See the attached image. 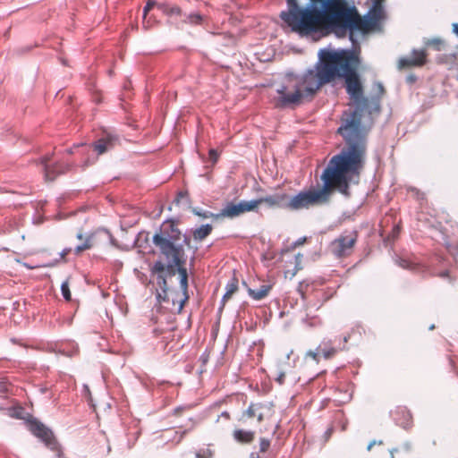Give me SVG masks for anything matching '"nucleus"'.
<instances>
[{
  "mask_svg": "<svg viewBox=\"0 0 458 458\" xmlns=\"http://www.w3.org/2000/svg\"><path fill=\"white\" fill-rule=\"evenodd\" d=\"M193 212H194L195 215H197L199 216H201V217H204V218L216 217V215H214L213 213L208 212V211L201 213L199 211L194 210Z\"/></svg>",
  "mask_w": 458,
  "mask_h": 458,
  "instance_id": "29",
  "label": "nucleus"
},
{
  "mask_svg": "<svg viewBox=\"0 0 458 458\" xmlns=\"http://www.w3.org/2000/svg\"><path fill=\"white\" fill-rule=\"evenodd\" d=\"M67 152H68L69 154H72V149H68V150H67Z\"/></svg>",
  "mask_w": 458,
  "mask_h": 458,
  "instance_id": "46",
  "label": "nucleus"
},
{
  "mask_svg": "<svg viewBox=\"0 0 458 458\" xmlns=\"http://www.w3.org/2000/svg\"><path fill=\"white\" fill-rule=\"evenodd\" d=\"M269 408L261 403H250L248 409L242 412L240 421H245L246 419L256 417L259 422H262L266 417V411H269Z\"/></svg>",
  "mask_w": 458,
  "mask_h": 458,
  "instance_id": "11",
  "label": "nucleus"
},
{
  "mask_svg": "<svg viewBox=\"0 0 458 458\" xmlns=\"http://www.w3.org/2000/svg\"><path fill=\"white\" fill-rule=\"evenodd\" d=\"M213 227L211 225H203L192 232V236L195 241L200 242L208 237L211 233Z\"/></svg>",
  "mask_w": 458,
  "mask_h": 458,
  "instance_id": "17",
  "label": "nucleus"
},
{
  "mask_svg": "<svg viewBox=\"0 0 458 458\" xmlns=\"http://www.w3.org/2000/svg\"><path fill=\"white\" fill-rule=\"evenodd\" d=\"M273 285L271 284H265L260 285L258 289L248 288V294L255 301H261L268 296Z\"/></svg>",
  "mask_w": 458,
  "mask_h": 458,
  "instance_id": "14",
  "label": "nucleus"
},
{
  "mask_svg": "<svg viewBox=\"0 0 458 458\" xmlns=\"http://www.w3.org/2000/svg\"><path fill=\"white\" fill-rule=\"evenodd\" d=\"M249 458H260V456H259V453L252 452V453L250 454Z\"/></svg>",
  "mask_w": 458,
  "mask_h": 458,
  "instance_id": "36",
  "label": "nucleus"
},
{
  "mask_svg": "<svg viewBox=\"0 0 458 458\" xmlns=\"http://www.w3.org/2000/svg\"><path fill=\"white\" fill-rule=\"evenodd\" d=\"M49 157H45L42 158L44 164L45 177L47 181H54L59 174H64L72 169V165L65 162H58L53 165H48L47 163Z\"/></svg>",
  "mask_w": 458,
  "mask_h": 458,
  "instance_id": "9",
  "label": "nucleus"
},
{
  "mask_svg": "<svg viewBox=\"0 0 458 458\" xmlns=\"http://www.w3.org/2000/svg\"><path fill=\"white\" fill-rule=\"evenodd\" d=\"M406 452L399 449V448H395V449H393L391 451V458H396L395 454H405Z\"/></svg>",
  "mask_w": 458,
  "mask_h": 458,
  "instance_id": "32",
  "label": "nucleus"
},
{
  "mask_svg": "<svg viewBox=\"0 0 458 458\" xmlns=\"http://www.w3.org/2000/svg\"><path fill=\"white\" fill-rule=\"evenodd\" d=\"M344 341L346 343L348 341V336H344Z\"/></svg>",
  "mask_w": 458,
  "mask_h": 458,
  "instance_id": "44",
  "label": "nucleus"
},
{
  "mask_svg": "<svg viewBox=\"0 0 458 458\" xmlns=\"http://www.w3.org/2000/svg\"><path fill=\"white\" fill-rule=\"evenodd\" d=\"M452 27H453V32H454L456 36H458V23H454Z\"/></svg>",
  "mask_w": 458,
  "mask_h": 458,
  "instance_id": "35",
  "label": "nucleus"
},
{
  "mask_svg": "<svg viewBox=\"0 0 458 458\" xmlns=\"http://www.w3.org/2000/svg\"><path fill=\"white\" fill-rule=\"evenodd\" d=\"M159 3H157L156 1L154 0H149L147 4L145 5L144 7V10H143V14H144V17H146L147 13L153 9L154 6H157V4Z\"/></svg>",
  "mask_w": 458,
  "mask_h": 458,
  "instance_id": "27",
  "label": "nucleus"
},
{
  "mask_svg": "<svg viewBox=\"0 0 458 458\" xmlns=\"http://www.w3.org/2000/svg\"><path fill=\"white\" fill-rule=\"evenodd\" d=\"M77 238H78L79 240H82V233H79L77 234Z\"/></svg>",
  "mask_w": 458,
  "mask_h": 458,
  "instance_id": "41",
  "label": "nucleus"
},
{
  "mask_svg": "<svg viewBox=\"0 0 458 458\" xmlns=\"http://www.w3.org/2000/svg\"><path fill=\"white\" fill-rule=\"evenodd\" d=\"M226 292L223 296L222 301L223 306L225 305V301H227L234 293L238 290V280L235 277H233L228 284H226Z\"/></svg>",
  "mask_w": 458,
  "mask_h": 458,
  "instance_id": "18",
  "label": "nucleus"
},
{
  "mask_svg": "<svg viewBox=\"0 0 458 458\" xmlns=\"http://www.w3.org/2000/svg\"><path fill=\"white\" fill-rule=\"evenodd\" d=\"M252 211H255V203L252 200H242L238 203L230 201L225 205L220 213L216 216V218L226 217L233 219Z\"/></svg>",
  "mask_w": 458,
  "mask_h": 458,
  "instance_id": "6",
  "label": "nucleus"
},
{
  "mask_svg": "<svg viewBox=\"0 0 458 458\" xmlns=\"http://www.w3.org/2000/svg\"><path fill=\"white\" fill-rule=\"evenodd\" d=\"M428 53L425 49H413L410 56L403 57L398 62L400 69L421 67L427 63Z\"/></svg>",
  "mask_w": 458,
  "mask_h": 458,
  "instance_id": "8",
  "label": "nucleus"
},
{
  "mask_svg": "<svg viewBox=\"0 0 458 458\" xmlns=\"http://www.w3.org/2000/svg\"><path fill=\"white\" fill-rule=\"evenodd\" d=\"M208 156H209V159L213 162V163H216L217 160H218V157H219V155L217 153V151L214 148H211L209 151H208Z\"/></svg>",
  "mask_w": 458,
  "mask_h": 458,
  "instance_id": "28",
  "label": "nucleus"
},
{
  "mask_svg": "<svg viewBox=\"0 0 458 458\" xmlns=\"http://www.w3.org/2000/svg\"><path fill=\"white\" fill-rule=\"evenodd\" d=\"M360 63L358 54L351 50L323 51L320 54L319 63L314 69L286 78L282 87L277 89L278 96L274 98L275 106L277 108L299 106L304 102L311 101L324 85L337 78H344L345 90L357 110L345 112L340 127L352 118L355 121L358 120L359 131L367 147L366 133L361 126V113L368 112L369 114L379 113L380 100L385 94V88L382 83L376 82L374 84L376 95L371 98L365 97L362 82L357 73Z\"/></svg>",
  "mask_w": 458,
  "mask_h": 458,
  "instance_id": "1",
  "label": "nucleus"
},
{
  "mask_svg": "<svg viewBox=\"0 0 458 458\" xmlns=\"http://www.w3.org/2000/svg\"><path fill=\"white\" fill-rule=\"evenodd\" d=\"M270 446V440L262 437L259 440V452L260 453H266Z\"/></svg>",
  "mask_w": 458,
  "mask_h": 458,
  "instance_id": "26",
  "label": "nucleus"
},
{
  "mask_svg": "<svg viewBox=\"0 0 458 458\" xmlns=\"http://www.w3.org/2000/svg\"><path fill=\"white\" fill-rule=\"evenodd\" d=\"M371 448H373V444H369V446H368V450H370Z\"/></svg>",
  "mask_w": 458,
  "mask_h": 458,
  "instance_id": "42",
  "label": "nucleus"
},
{
  "mask_svg": "<svg viewBox=\"0 0 458 458\" xmlns=\"http://www.w3.org/2000/svg\"><path fill=\"white\" fill-rule=\"evenodd\" d=\"M446 216H448V215H446ZM439 217H440V218H442V219H445V221L446 223H451V222H452V220H451V219H448L447 217H442V216H439Z\"/></svg>",
  "mask_w": 458,
  "mask_h": 458,
  "instance_id": "40",
  "label": "nucleus"
},
{
  "mask_svg": "<svg viewBox=\"0 0 458 458\" xmlns=\"http://www.w3.org/2000/svg\"><path fill=\"white\" fill-rule=\"evenodd\" d=\"M30 429L33 435L40 438L47 446L53 448L55 445L54 435L50 429L38 421H31Z\"/></svg>",
  "mask_w": 458,
  "mask_h": 458,
  "instance_id": "10",
  "label": "nucleus"
},
{
  "mask_svg": "<svg viewBox=\"0 0 458 458\" xmlns=\"http://www.w3.org/2000/svg\"><path fill=\"white\" fill-rule=\"evenodd\" d=\"M318 351L322 353L325 359H330L335 355L337 350L328 343H323L318 348Z\"/></svg>",
  "mask_w": 458,
  "mask_h": 458,
  "instance_id": "19",
  "label": "nucleus"
},
{
  "mask_svg": "<svg viewBox=\"0 0 458 458\" xmlns=\"http://www.w3.org/2000/svg\"><path fill=\"white\" fill-rule=\"evenodd\" d=\"M24 410L22 407H13L8 409V415L12 418L21 419L23 417Z\"/></svg>",
  "mask_w": 458,
  "mask_h": 458,
  "instance_id": "21",
  "label": "nucleus"
},
{
  "mask_svg": "<svg viewBox=\"0 0 458 458\" xmlns=\"http://www.w3.org/2000/svg\"><path fill=\"white\" fill-rule=\"evenodd\" d=\"M358 239V233L353 231L349 233H343L331 242L332 253L337 258L350 256Z\"/></svg>",
  "mask_w": 458,
  "mask_h": 458,
  "instance_id": "5",
  "label": "nucleus"
},
{
  "mask_svg": "<svg viewBox=\"0 0 458 458\" xmlns=\"http://www.w3.org/2000/svg\"><path fill=\"white\" fill-rule=\"evenodd\" d=\"M294 259H295L294 269L292 272L289 270L285 272V276H287L288 274H290V278H293L297 274V272L302 268V266H301L302 255L298 253L297 255H295Z\"/></svg>",
  "mask_w": 458,
  "mask_h": 458,
  "instance_id": "20",
  "label": "nucleus"
},
{
  "mask_svg": "<svg viewBox=\"0 0 458 458\" xmlns=\"http://www.w3.org/2000/svg\"><path fill=\"white\" fill-rule=\"evenodd\" d=\"M252 201L255 203V211H258L259 207L262 204L266 205V207L270 209H287V193L285 192L267 195L252 199Z\"/></svg>",
  "mask_w": 458,
  "mask_h": 458,
  "instance_id": "7",
  "label": "nucleus"
},
{
  "mask_svg": "<svg viewBox=\"0 0 458 458\" xmlns=\"http://www.w3.org/2000/svg\"><path fill=\"white\" fill-rule=\"evenodd\" d=\"M220 419H225V420H229L231 419V416H230L229 412L224 411V412L221 413V415H219V417L217 419V421Z\"/></svg>",
  "mask_w": 458,
  "mask_h": 458,
  "instance_id": "33",
  "label": "nucleus"
},
{
  "mask_svg": "<svg viewBox=\"0 0 458 458\" xmlns=\"http://www.w3.org/2000/svg\"><path fill=\"white\" fill-rule=\"evenodd\" d=\"M91 247H92L91 239H90V237H87L82 245H79L75 248V253L80 254L83 250H89Z\"/></svg>",
  "mask_w": 458,
  "mask_h": 458,
  "instance_id": "22",
  "label": "nucleus"
},
{
  "mask_svg": "<svg viewBox=\"0 0 458 458\" xmlns=\"http://www.w3.org/2000/svg\"><path fill=\"white\" fill-rule=\"evenodd\" d=\"M444 42L439 38H434L427 42V46H432L436 50H441Z\"/></svg>",
  "mask_w": 458,
  "mask_h": 458,
  "instance_id": "25",
  "label": "nucleus"
},
{
  "mask_svg": "<svg viewBox=\"0 0 458 458\" xmlns=\"http://www.w3.org/2000/svg\"><path fill=\"white\" fill-rule=\"evenodd\" d=\"M202 21V16L199 13H192L187 16L185 22L191 24H199Z\"/></svg>",
  "mask_w": 458,
  "mask_h": 458,
  "instance_id": "23",
  "label": "nucleus"
},
{
  "mask_svg": "<svg viewBox=\"0 0 458 458\" xmlns=\"http://www.w3.org/2000/svg\"><path fill=\"white\" fill-rule=\"evenodd\" d=\"M235 441L242 444H250L255 438V432L244 429H235L233 433Z\"/></svg>",
  "mask_w": 458,
  "mask_h": 458,
  "instance_id": "15",
  "label": "nucleus"
},
{
  "mask_svg": "<svg viewBox=\"0 0 458 458\" xmlns=\"http://www.w3.org/2000/svg\"><path fill=\"white\" fill-rule=\"evenodd\" d=\"M303 286H304V284L301 283L298 287V292L301 294L302 298H304Z\"/></svg>",
  "mask_w": 458,
  "mask_h": 458,
  "instance_id": "34",
  "label": "nucleus"
},
{
  "mask_svg": "<svg viewBox=\"0 0 458 458\" xmlns=\"http://www.w3.org/2000/svg\"><path fill=\"white\" fill-rule=\"evenodd\" d=\"M318 354H319V352H313V351H310L308 352L307 355L311 357L314 360L316 361H318Z\"/></svg>",
  "mask_w": 458,
  "mask_h": 458,
  "instance_id": "31",
  "label": "nucleus"
},
{
  "mask_svg": "<svg viewBox=\"0 0 458 458\" xmlns=\"http://www.w3.org/2000/svg\"><path fill=\"white\" fill-rule=\"evenodd\" d=\"M71 251V249H67V250H64L62 253V256L64 257L65 255H67L69 252Z\"/></svg>",
  "mask_w": 458,
  "mask_h": 458,
  "instance_id": "38",
  "label": "nucleus"
},
{
  "mask_svg": "<svg viewBox=\"0 0 458 458\" xmlns=\"http://www.w3.org/2000/svg\"><path fill=\"white\" fill-rule=\"evenodd\" d=\"M453 235H455V239H457L458 233L456 232V234L455 233H453Z\"/></svg>",
  "mask_w": 458,
  "mask_h": 458,
  "instance_id": "45",
  "label": "nucleus"
},
{
  "mask_svg": "<svg viewBox=\"0 0 458 458\" xmlns=\"http://www.w3.org/2000/svg\"><path fill=\"white\" fill-rule=\"evenodd\" d=\"M447 275H448V273L445 271V272L441 274V276H446Z\"/></svg>",
  "mask_w": 458,
  "mask_h": 458,
  "instance_id": "43",
  "label": "nucleus"
},
{
  "mask_svg": "<svg viewBox=\"0 0 458 458\" xmlns=\"http://www.w3.org/2000/svg\"><path fill=\"white\" fill-rule=\"evenodd\" d=\"M61 291H62V294H63L64 298L66 301H70L71 300V292H70V289H69L68 282H64L62 284Z\"/></svg>",
  "mask_w": 458,
  "mask_h": 458,
  "instance_id": "24",
  "label": "nucleus"
},
{
  "mask_svg": "<svg viewBox=\"0 0 458 458\" xmlns=\"http://www.w3.org/2000/svg\"><path fill=\"white\" fill-rule=\"evenodd\" d=\"M153 243L158 248L160 254L167 261V264H165L162 260H157L149 269L151 276L156 277L157 284L160 290L157 294V300L159 301H166L168 300L169 285L167 280L178 273L180 286L184 295V299L180 306V309H182L189 298L188 272L185 267L186 259L183 247L174 244L161 233H156L153 236Z\"/></svg>",
  "mask_w": 458,
  "mask_h": 458,
  "instance_id": "4",
  "label": "nucleus"
},
{
  "mask_svg": "<svg viewBox=\"0 0 458 458\" xmlns=\"http://www.w3.org/2000/svg\"><path fill=\"white\" fill-rule=\"evenodd\" d=\"M332 433H333V428H328L326 432L327 437H329Z\"/></svg>",
  "mask_w": 458,
  "mask_h": 458,
  "instance_id": "37",
  "label": "nucleus"
},
{
  "mask_svg": "<svg viewBox=\"0 0 458 458\" xmlns=\"http://www.w3.org/2000/svg\"><path fill=\"white\" fill-rule=\"evenodd\" d=\"M284 375L282 374V375L279 376L277 380L282 384L284 382Z\"/></svg>",
  "mask_w": 458,
  "mask_h": 458,
  "instance_id": "39",
  "label": "nucleus"
},
{
  "mask_svg": "<svg viewBox=\"0 0 458 458\" xmlns=\"http://www.w3.org/2000/svg\"><path fill=\"white\" fill-rule=\"evenodd\" d=\"M401 267H404V268H411V269H414L415 268V266L414 264H411L410 261L408 260H402L401 263H400Z\"/></svg>",
  "mask_w": 458,
  "mask_h": 458,
  "instance_id": "30",
  "label": "nucleus"
},
{
  "mask_svg": "<svg viewBox=\"0 0 458 458\" xmlns=\"http://www.w3.org/2000/svg\"><path fill=\"white\" fill-rule=\"evenodd\" d=\"M115 139L112 136H106L99 139L96 142L92 144V148L94 151L97 152L98 155H102L106 153L107 150L111 149L114 146Z\"/></svg>",
  "mask_w": 458,
  "mask_h": 458,
  "instance_id": "13",
  "label": "nucleus"
},
{
  "mask_svg": "<svg viewBox=\"0 0 458 458\" xmlns=\"http://www.w3.org/2000/svg\"><path fill=\"white\" fill-rule=\"evenodd\" d=\"M157 9H159L164 14L167 16L182 15V9L177 5H171L166 3H159L157 4Z\"/></svg>",
  "mask_w": 458,
  "mask_h": 458,
  "instance_id": "16",
  "label": "nucleus"
},
{
  "mask_svg": "<svg viewBox=\"0 0 458 458\" xmlns=\"http://www.w3.org/2000/svg\"><path fill=\"white\" fill-rule=\"evenodd\" d=\"M321 3L323 10L301 9L297 0L286 2L288 10L282 11L280 18L293 31L308 35L325 29L356 30L369 32L386 18L383 3L373 0L367 15L361 17L355 7H349L344 0H311Z\"/></svg>",
  "mask_w": 458,
  "mask_h": 458,
  "instance_id": "3",
  "label": "nucleus"
},
{
  "mask_svg": "<svg viewBox=\"0 0 458 458\" xmlns=\"http://www.w3.org/2000/svg\"><path fill=\"white\" fill-rule=\"evenodd\" d=\"M337 132L345 140V147L334 156L321 174V188L310 187L290 197L287 194V210L298 211L321 206L330 200L331 195L337 191L348 195L352 176H359L364 167L366 146L359 131V121L350 120Z\"/></svg>",
  "mask_w": 458,
  "mask_h": 458,
  "instance_id": "2",
  "label": "nucleus"
},
{
  "mask_svg": "<svg viewBox=\"0 0 458 458\" xmlns=\"http://www.w3.org/2000/svg\"><path fill=\"white\" fill-rule=\"evenodd\" d=\"M285 1H286V2H290V0H285ZM292 1H293V0H291V2H292Z\"/></svg>",
  "mask_w": 458,
  "mask_h": 458,
  "instance_id": "47",
  "label": "nucleus"
},
{
  "mask_svg": "<svg viewBox=\"0 0 458 458\" xmlns=\"http://www.w3.org/2000/svg\"><path fill=\"white\" fill-rule=\"evenodd\" d=\"M392 414L397 425L403 428H409L411 426L412 416L406 407H397Z\"/></svg>",
  "mask_w": 458,
  "mask_h": 458,
  "instance_id": "12",
  "label": "nucleus"
}]
</instances>
